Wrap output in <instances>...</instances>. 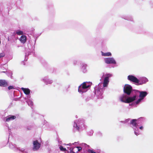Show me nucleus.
I'll return each mask as SVG.
<instances>
[{
	"label": "nucleus",
	"instance_id": "31",
	"mask_svg": "<svg viewBox=\"0 0 153 153\" xmlns=\"http://www.w3.org/2000/svg\"><path fill=\"white\" fill-rule=\"evenodd\" d=\"M134 104H132V105H134Z\"/></svg>",
	"mask_w": 153,
	"mask_h": 153
},
{
	"label": "nucleus",
	"instance_id": "4",
	"mask_svg": "<svg viewBox=\"0 0 153 153\" xmlns=\"http://www.w3.org/2000/svg\"><path fill=\"white\" fill-rule=\"evenodd\" d=\"M85 121L83 119H79L74 121L73 128L79 131L85 129L86 126L85 125Z\"/></svg>",
	"mask_w": 153,
	"mask_h": 153
},
{
	"label": "nucleus",
	"instance_id": "25",
	"mask_svg": "<svg viewBox=\"0 0 153 153\" xmlns=\"http://www.w3.org/2000/svg\"><path fill=\"white\" fill-rule=\"evenodd\" d=\"M126 19L128 20H130L132 21L133 20V19L131 17H127L126 18H125Z\"/></svg>",
	"mask_w": 153,
	"mask_h": 153
},
{
	"label": "nucleus",
	"instance_id": "28",
	"mask_svg": "<svg viewBox=\"0 0 153 153\" xmlns=\"http://www.w3.org/2000/svg\"><path fill=\"white\" fill-rule=\"evenodd\" d=\"M7 74V75L8 76H10L11 77V76H12V73L11 72H10L8 74Z\"/></svg>",
	"mask_w": 153,
	"mask_h": 153
},
{
	"label": "nucleus",
	"instance_id": "18",
	"mask_svg": "<svg viewBox=\"0 0 153 153\" xmlns=\"http://www.w3.org/2000/svg\"><path fill=\"white\" fill-rule=\"evenodd\" d=\"M88 152V153H104L102 152L100 149L95 150V151L93 149H89Z\"/></svg>",
	"mask_w": 153,
	"mask_h": 153
},
{
	"label": "nucleus",
	"instance_id": "26",
	"mask_svg": "<svg viewBox=\"0 0 153 153\" xmlns=\"http://www.w3.org/2000/svg\"><path fill=\"white\" fill-rule=\"evenodd\" d=\"M8 89L9 90L11 89H14V87L13 86H9L8 87Z\"/></svg>",
	"mask_w": 153,
	"mask_h": 153
},
{
	"label": "nucleus",
	"instance_id": "32",
	"mask_svg": "<svg viewBox=\"0 0 153 153\" xmlns=\"http://www.w3.org/2000/svg\"><path fill=\"white\" fill-rule=\"evenodd\" d=\"M4 72V71H3V72Z\"/></svg>",
	"mask_w": 153,
	"mask_h": 153
},
{
	"label": "nucleus",
	"instance_id": "27",
	"mask_svg": "<svg viewBox=\"0 0 153 153\" xmlns=\"http://www.w3.org/2000/svg\"><path fill=\"white\" fill-rule=\"evenodd\" d=\"M5 56V54L4 53H0V58L1 57H4Z\"/></svg>",
	"mask_w": 153,
	"mask_h": 153
},
{
	"label": "nucleus",
	"instance_id": "14",
	"mask_svg": "<svg viewBox=\"0 0 153 153\" xmlns=\"http://www.w3.org/2000/svg\"><path fill=\"white\" fill-rule=\"evenodd\" d=\"M16 118V117L15 116L10 115L7 117L5 121L6 122H9L14 120Z\"/></svg>",
	"mask_w": 153,
	"mask_h": 153
},
{
	"label": "nucleus",
	"instance_id": "7",
	"mask_svg": "<svg viewBox=\"0 0 153 153\" xmlns=\"http://www.w3.org/2000/svg\"><path fill=\"white\" fill-rule=\"evenodd\" d=\"M137 91L140 94L139 97H140V98L136 102L135 104L136 105L138 104L141 102V100H143L148 94V93L146 91Z\"/></svg>",
	"mask_w": 153,
	"mask_h": 153
},
{
	"label": "nucleus",
	"instance_id": "16",
	"mask_svg": "<svg viewBox=\"0 0 153 153\" xmlns=\"http://www.w3.org/2000/svg\"><path fill=\"white\" fill-rule=\"evenodd\" d=\"M42 80L47 85L51 84L52 82V81L48 79L47 77H45Z\"/></svg>",
	"mask_w": 153,
	"mask_h": 153
},
{
	"label": "nucleus",
	"instance_id": "6",
	"mask_svg": "<svg viewBox=\"0 0 153 153\" xmlns=\"http://www.w3.org/2000/svg\"><path fill=\"white\" fill-rule=\"evenodd\" d=\"M9 147L15 151H19L23 153H30L29 152L30 149H21L19 147H17L15 144H13L12 143L10 144Z\"/></svg>",
	"mask_w": 153,
	"mask_h": 153
},
{
	"label": "nucleus",
	"instance_id": "8",
	"mask_svg": "<svg viewBox=\"0 0 153 153\" xmlns=\"http://www.w3.org/2000/svg\"><path fill=\"white\" fill-rule=\"evenodd\" d=\"M127 79L130 81L133 82L138 85L139 80L135 76L132 75H129L128 76Z\"/></svg>",
	"mask_w": 153,
	"mask_h": 153
},
{
	"label": "nucleus",
	"instance_id": "11",
	"mask_svg": "<svg viewBox=\"0 0 153 153\" xmlns=\"http://www.w3.org/2000/svg\"><path fill=\"white\" fill-rule=\"evenodd\" d=\"M79 147H80L81 148V150L83 151L84 152H85L86 151L88 150H89V146L87 144H86L85 143H82L80 145V146H79Z\"/></svg>",
	"mask_w": 153,
	"mask_h": 153
},
{
	"label": "nucleus",
	"instance_id": "20",
	"mask_svg": "<svg viewBox=\"0 0 153 153\" xmlns=\"http://www.w3.org/2000/svg\"><path fill=\"white\" fill-rule=\"evenodd\" d=\"M20 41L22 43H25L26 41V37L24 35L21 36L19 39Z\"/></svg>",
	"mask_w": 153,
	"mask_h": 153
},
{
	"label": "nucleus",
	"instance_id": "2",
	"mask_svg": "<svg viewBox=\"0 0 153 153\" xmlns=\"http://www.w3.org/2000/svg\"><path fill=\"white\" fill-rule=\"evenodd\" d=\"M132 87L130 85H126L124 87L123 91L126 94H123L120 97V100L123 102L126 103H129L134 101L137 98V96L136 95L133 96H129L132 91Z\"/></svg>",
	"mask_w": 153,
	"mask_h": 153
},
{
	"label": "nucleus",
	"instance_id": "1",
	"mask_svg": "<svg viewBox=\"0 0 153 153\" xmlns=\"http://www.w3.org/2000/svg\"><path fill=\"white\" fill-rule=\"evenodd\" d=\"M112 76V75L111 74H104L102 76V78H104L103 82L100 83L94 88L95 94L98 99H102L103 98V92L105 90L104 88L107 87L109 82V78Z\"/></svg>",
	"mask_w": 153,
	"mask_h": 153
},
{
	"label": "nucleus",
	"instance_id": "15",
	"mask_svg": "<svg viewBox=\"0 0 153 153\" xmlns=\"http://www.w3.org/2000/svg\"><path fill=\"white\" fill-rule=\"evenodd\" d=\"M30 97V96L29 97L28 96H27V98H26L25 99L26 100V102L27 103L29 106L31 107L33 106V103L32 100L29 99V98Z\"/></svg>",
	"mask_w": 153,
	"mask_h": 153
},
{
	"label": "nucleus",
	"instance_id": "22",
	"mask_svg": "<svg viewBox=\"0 0 153 153\" xmlns=\"http://www.w3.org/2000/svg\"><path fill=\"white\" fill-rule=\"evenodd\" d=\"M59 148L61 151L64 152L65 153H66V152H68L67 148H64L62 146H60L59 147Z\"/></svg>",
	"mask_w": 153,
	"mask_h": 153
},
{
	"label": "nucleus",
	"instance_id": "29",
	"mask_svg": "<svg viewBox=\"0 0 153 153\" xmlns=\"http://www.w3.org/2000/svg\"><path fill=\"white\" fill-rule=\"evenodd\" d=\"M129 119L126 120H125V123L128 122L129 121Z\"/></svg>",
	"mask_w": 153,
	"mask_h": 153
},
{
	"label": "nucleus",
	"instance_id": "19",
	"mask_svg": "<svg viewBox=\"0 0 153 153\" xmlns=\"http://www.w3.org/2000/svg\"><path fill=\"white\" fill-rule=\"evenodd\" d=\"M21 89L23 91L24 93L26 95H28L30 93V90L28 88H22Z\"/></svg>",
	"mask_w": 153,
	"mask_h": 153
},
{
	"label": "nucleus",
	"instance_id": "21",
	"mask_svg": "<svg viewBox=\"0 0 153 153\" xmlns=\"http://www.w3.org/2000/svg\"><path fill=\"white\" fill-rule=\"evenodd\" d=\"M102 55L104 56H111V53L110 52L104 53L101 51Z\"/></svg>",
	"mask_w": 153,
	"mask_h": 153
},
{
	"label": "nucleus",
	"instance_id": "9",
	"mask_svg": "<svg viewBox=\"0 0 153 153\" xmlns=\"http://www.w3.org/2000/svg\"><path fill=\"white\" fill-rule=\"evenodd\" d=\"M105 62L107 64H116V62L113 57L106 58L104 59Z\"/></svg>",
	"mask_w": 153,
	"mask_h": 153
},
{
	"label": "nucleus",
	"instance_id": "5",
	"mask_svg": "<svg viewBox=\"0 0 153 153\" xmlns=\"http://www.w3.org/2000/svg\"><path fill=\"white\" fill-rule=\"evenodd\" d=\"M91 85L90 82H84L79 87L78 92L81 94L85 92L90 89Z\"/></svg>",
	"mask_w": 153,
	"mask_h": 153
},
{
	"label": "nucleus",
	"instance_id": "10",
	"mask_svg": "<svg viewBox=\"0 0 153 153\" xmlns=\"http://www.w3.org/2000/svg\"><path fill=\"white\" fill-rule=\"evenodd\" d=\"M33 150L34 151H37L40 147L41 145L37 140L33 142Z\"/></svg>",
	"mask_w": 153,
	"mask_h": 153
},
{
	"label": "nucleus",
	"instance_id": "13",
	"mask_svg": "<svg viewBox=\"0 0 153 153\" xmlns=\"http://www.w3.org/2000/svg\"><path fill=\"white\" fill-rule=\"evenodd\" d=\"M81 71L84 73H85L87 71V64L82 63L81 64Z\"/></svg>",
	"mask_w": 153,
	"mask_h": 153
},
{
	"label": "nucleus",
	"instance_id": "17",
	"mask_svg": "<svg viewBox=\"0 0 153 153\" xmlns=\"http://www.w3.org/2000/svg\"><path fill=\"white\" fill-rule=\"evenodd\" d=\"M8 82L4 80H0V86L2 87H6L8 86Z\"/></svg>",
	"mask_w": 153,
	"mask_h": 153
},
{
	"label": "nucleus",
	"instance_id": "3",
	"mask_svg": "<svg viewBox=\"0 0 153 153\" xmlns=\"http://www.w3.org/2000/svg\"><path fill=\"white\" fill-rule=\"evenodd\" d=\"M144 120V117H141L138 119H133L131 121L130 124L132 125L131 126L134 129V133L137 136L140 134L138 128L141 130H143V126H140V125L142 123Z\"/></svg>",
	"mask_w": 153,
	"mask_h": 153
},
{
	"label": "nucleus",
	"instance_id": "23",
	"mask_svg": "<svg viewBox=\"0 0 153 153\" xmlns=\"http://www.w3.org/2000/svg\"><path fill=\"white\" fill-rule=\"evenodd\" d=\"M16 33L18 35H21L23 34V32L22 31L18 30L16 32Z\"/></svg>",
	"mask_w": 153,
	"mask_h": 153
},
{
	"label": "nucleus",
	"instance_id": "24",
	"mask_svg": "<svg viewBox=\"0 0 153 153\" xmlns=\"http://www.w3.org/2000/svg\"><path fill=\"white\" fill-rule=\"evenodd\" d=\"M93 132V131L92 130H91L88 132V134L89 135L91 136L92 135Z\"/></svg>",
	"mask_w": 153,
	"mask_h": 153
},
{
	"label": "nucleus",
	"instance_id": "30",
	"mask_svg": "<svg viewBox=\"0 0 153 153\" xmlns=\"http://www.w3.org/2000/svg\"><path fill=\"white\" fill-rule=\"evenodd\" d=\"M22 64L24 65H25V64L24 62H22Z\"/></svg>",
	"mask_w": 153,
	"mask_h": 153
},
{
	"label": "nucleus",
	"instance_id": "12",
	"mask_svg": "<svg viewBox=\"0 0 153 153\" xmlns=\"http://www.w3.org/2000/svg\"><path fill=\"white\" fill-rule=\"evenodd\" d=\"M139 80L138 85H141L146 83L148 81V79L145 77H141L138 79Z\"/></svg>",
	"mask_w": 153,
	"mask_h": 153
}]
</instances>
